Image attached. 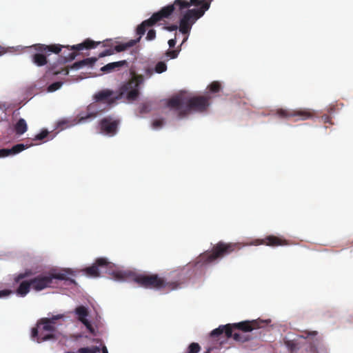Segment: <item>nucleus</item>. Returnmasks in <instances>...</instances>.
<instances>
[{"label":"nucleus","instance_id":"obj_21","mask_svg":"<svg viewBox=\"0 0 353 353\" xmlns=\"http://www.w3.org/2000/svg\"><path fill=\"white\" fill-rule=\"evenodd\" d=\"M28 130V125L24 119H19L14 125V131L16 134L21 135L24 134Z\"/></svg>","mask_w":353,"mask_h":353},{"label":"nucleus","instance_id":"obj_30","mask_svg":"<svg viewBox=\"0 0 353 353\" xmlns=\"http://www.w3.org/2000/svg\"><path fill=\"white\" fill-rule=\"evenodd\" d=\"M81 323L86 327V328L88 330V331L92 335L95 336L97 334L94 328L92 327L90 322L88 319L82 321Z\"/></svg>","mask_w":353,"mask_h":353},{"label":"nucleus","instance_id":"obj_17","mask_svg":"<svg viewBox=\"0 0 353 353\" xmlns=\"http://www.w3.org/2000/svg\"><path fill=\"white\" fill-rule=\"evenodd\" d=\"M24 145L23 143H19L15 145H14L11 149H0V157H8L10 154H18L23 150L27 149L29 146L32 145Z\"/></svg>","mask_w":353,"mask_h":353},{"label":"nucleus","instance_id":"obj_35","mask_svg":"<svg viewBox=\"0 0 353 353\" xmlns=\"http://www.w3.org/2000/svg\"><path fill=\"white\" fill-rule=\"evenodd\" d=\"M179 54V50H168L166 52V55L171 59H175L177 57Z\"/></svg>","mask_w":353,"mask_h":353},{"label":"nucleus","instance_id":"obj_46","mask_svg":"<svg viewBox=\"0 0 353 353\" xmlns=\"http://www.w3.org/2000/svg\"><path fill=\"white\" fill-rule=\"evenodd\" d=\"M313 353H318V352H316V350L315 348H314V352H313Z\"/></svg>","mask_w":353,"mask_h":353},{"label":"nucleus","instance_id":"obj_26","mask_svg":"<svg viewBox=\"0 0 353 353\" xmlns=\"http://www.w3.org/2000/svg\"><path fill=\"white\" fill-rule=\"evenodd\" d=\"M221 88V85L219 81H213L208 86L210 91L213 93L219 92Z\"/></svg>","mask_w":353,"mask_h":353},{"label":"nucleus","instance_id":"obj_23","mask_svg":"<svg viewBox=\"0 0 353 353\" xmlns=\"http://www.w3.org/2000/svg\"><path fill=\"white\" fill-rule=\"evenodd\" d=\"M76 314L78 315V319L82 322V321L87 319L86 317L88 316V311L84 306H79L75 310Z\"/></svg>","mask_w":353,"mask_h":353},{"label":"nucleus","instance_id":"obj_7","mask_svg":"<svg viewBox=\"0 0 353 353\" xmlns=\"http://www.w3.org/2000/svg\"><path fill=\"white\" fill-rule=\"evenodd\" d=\"M63 318V314H57L50 318L41 319L37 324V327L32 330V336L37 337L39 343L54 339L57 321Z\"/></svg>","mask_w":353,"mask_h":353},{"label":"nucleus","instance_id":"obj_43","mask_svg":"<svg viewBox=\"0 0 353 353\" xmlns=\"http://www.w3.org/2000/svg\"><path fill=\"white\" fill-rule=\"evenodd\" d=\"M212 348H209L205 353H210Z\"/></svg>","mask_w":353,"mask_h":353},{"label":"nucleus","instance_id":"obj_36","mask_svg":"<svg viewBox=\"0 0 353 353\" xmlns=\"http://www.w3.org/2000/svg\"><path fill=\"white\" fill-rule=\"evenodd\" d=\"M156 37V31L153 29L150 30L147 34L146 39L148 41H152Z\"/></svg>","mask_w":353,"mask_h":353},{"label":"nucleus","instance_id":"obj_31","mask_svg":"<svg viewBox=\"0 0 353 353\" xmlns=\"http://www.w3.org/2000/svg\"><path fill=\"white\" fill-rule=\"evenodd\" d=\"M61 85H62L61 82H59V81L54 82L48 86V90L49 92H54V91L59 90L61 87Z\"/></svg>","mask_w":353,"mask_h":353},{"label":"nucleus","instance_id":"obj_15","mask_svg":"<svg viewBox=\"0 0 353 353\" xmlns=\"http://www.w3.org/2000/svg\"><path fill=\"white\" fill-rule=\"evenodd\" d=\"M255 245H265L271 247L283 246L289 245L288 241L274 235H268L261 239H256L253 242Z\"/></svg>","mask_w":353,"mask_h":353},{"label":"nucleus","instance_id":"obj_20","mask_svg":"<svg viewBox=\"0 0 353 353\" xmlns=\"http://www.w3.org/2000/svg\"><path fill=\"white\" fill-rule=\"evenodd\" d=\"M97 61V58L92 57V58H87L84 59L81 61H77L71 66L72 69H79L80 68H82L85 65H90L92 66L94 65V63Z\"/></svg>","mask_w":353,"mask_h":353},{"label":"nucleus","instance_id":"obj_25","mask_svg":"<svg viewBox=\"0 0 353 353\" xmlns=\"http://www.w3.org/2000/svg\"><path fill=\"white\" fill-rule=\"evenodd\" d=\"M101 350L98 346H92L91 347H81L78 350V353H98Z\"/></svg>","mask_w":353,"mask_h":353},{"label":"nucleus","instance_id":"obj_4","mask_svg":"<svg viewBox=\"0 0 353 353\" xmlns=\"http://www.w3.org/2000/svg\"><path fill=\"white\" fill-rule=\"evenodd\" d=\"M258 327L259 325L256 321L228 323L225 325H220L213 330L210 336L212 338H217L224 334L228 339L232 337L236 341L243 343L250 339V336L244 332H251Z\"/></svg>","mask_w":353,"mask_h":353},{"label":"nucleus","instance_id":"obj_11","mask_svg":"<svg viewBox=\"0 0 353 353\" xmlns=\"http://www.w3.org/2000/svg\"><path fill=\"white\" fill-rule=\"evenodd\" d=\"M64 273H58L57 270H51L48 273L39 274L28 281H22L19 287H49L53 279H63Z\"/></svg>","mask_w":353,"mask_h":353},{"label":"nucleus","instance_id":"obj_33","mask_svg":"<svg viewBox=\"0 0 353 353\" xmlns=\"http://www.w3.org/2000/svg\"><path fill=\"white\" fill-rule=\"evenodd\" d=\"M30 289V288H17V294L19 296H24L29 292Z\"/></svg>","mask_w":353,"mask_h":353},{"label":"nucleus","instance_id":"obj_1","mask_svg":"<svg viewBox=\"0 0 353 353\" xmlns=\"http://www.w3.org/2000/svg\"><path fill=\"white\" fill-rule=\"evenodd\" d=\"M212 0H175L172 4L163 7L154 12L150 18L143 21L137 28V34L143 35L146 30L157 23L169 18L174 12L181 13L188 9L179 20V31L183 34H188L192 25L208 10Z\"/></svg>","mask_w":353,"mask_h":353},{"label":"nucleus","instance_id":"obj_14","mask_svg":"<svg viewBox=\"0 0 353 353\" xmlns=\"http://www.w3.org/2000/svg\"><path fill=\"white\" fill-rule=\"evenodd\" d=\"M100 43H101L100 41L96 42L90 39H87L81 43H79L77 45H74V46H71L70 49V50H74V51L72 52H70L68 54L64 56L63 57L64 61L65 62L72 61L77 56V54H78L77 51H81L84 49L89 50V49L95 48Z\"/></svg>","mask_w":353,"mask_h":353},{"label":"nucleus","instance_id":"obj_29","mask_svg":"<svg viewBox=\"0 0 353 353\" xmlns=\"http://www.w3.org/2000/svg\"><path fill=\"white\" fill-rule=\"evenodd\" d=\"M48 135V131L47 130H43L40 133L37 134L33 139L34 141H42L46 138Z\"/></svg>","mask_w":353,"mask_h":353},{"label":"nucleus","instance_id":"obj_19","mask_svg":"<svg viewBox=\"0 0 353 353\" xmlns=\"http://www.w3.org/2000/svg\"><path fill=\"white\" fill-rule=\"evenodd\" d=\"M139 37L137 39H132L127 43L115 46L114 50L117 52H120L126 50L128 48H129L130 47L134 46L137 43H138L140 41V39L141 38L142 35H141V34H139Z\"/></svg>","mask_w":353,"mask_h":353},{"label":"nucleus","instance_id":"obj_48","mask_svg":"<svg viewBox=\"0 0 353 353\" xmlns=\"http://www.w3.org/2000/svg\"><path fill=\"white\" fill-rule=\"evenodd\" d=\"M327 120H328V117H326V120H325V121H326V122H327V121H328Z\"/></svg>","mask_w":353,"mask_h":353},{"label":"nucleus","instance_id":"obj_38","mask_svg":"<svg viewBox=\"0 0 353 353\" xmlns=\"http://www.w3.org/2000/svg\"><path fill=\"white\" fill-rule=\"evenodd\" d=\"M163 125V119H156L152 123V127L154 128H159L162 127Z\"/></svg>","mask_w":353,"mask_h":353},{"label":"nucleus","instance_id":"obj_37","mask_svg":"<svg viewBox=\"0 0 353 353\" xmlns=\"http://www.w3.org/2000/svg\"><path fill=\"white\" fill-rule=\"evenodd\" d=\"M51 72L53 74H63L65 75L68 74L69 70L67 68H63L61 70H51Z\"/></svg>","mask_w":353,"mask_h":353},{"label":"nucleus","instance_id":"obj_40","mask_svg":"<svg viewBox=\"0 0 353 353\" xmlns=\"http://www.w3.org/2000/svg\"><path fill=\"white\" fill-rule=\"evenodd\" d=\"M167 30L172 32L177 30L178 26L176 25H171L165 28Z\"/></svg>","mask_w":353,"mask_h":353},{"label":"nucleus","instance_id":"obj_13","mask_svg":"<svg viewBox=\"0 0 353 353\" xmlns=\"http://www.w3.org/2000/svg\"><path fill=\"white\" fill-rule=\"evenodd\" d=\"M120 120L107 117L102 119L99 122L101 132L106 135L112 137L118 132Z\"/></svg>","mask_w":353,"mask_h":353},{"label":"nucleus","instance_id":"obj_8","mask_svg":"<svg viewBox=\"0 0 353 353\" xmlns=\"http://www.w3.org/2000/svg\"><path fill=\"white\" fill-rule=\"evenodd\" d=\"M143 81L141 75L133 76L120 87L114 99H126L129 101H135L139 95V85Z\"/></svg>","mask_w":353,"mask_h":353},{"label":"nucleus","instance_id":"obj_3","mask_svg":"<svg viewBox=\"0 0 353 353\" xmlns=\"http://www.w3.org/2000/svg\"><path fill=\"white\" fill-rule=\"evenodd\" d=\"M210 97L196 96L188 97L183 94H179L167 102V105L178 112L179 117H184L191 111L203 112L210 106Z\"/></svg>","mask_w":353,"mask_h":353},{"label":"nucleus","instance_id":"obj_9","mask_svg":"<svg viewBox=\"0 0 353 353\" xmlns=\"http://www.w3.org/2000/svg\"><path fill=\"white\" fill-rule=\"evenodd\" d=\"M101 110L96 103L90 104L85 111L81 112L77 117L72 120L63 119L57 123V129L63 130L67 128L73 126L79 123H84L95 118Z\"/></svg>","mask_w":353,"mask_h":353},{"label":"nucleus","instance_id":"obj_24","mask_svg":"<svg viewBox=\"0 0 353 353\" xmlns=\"http://www.w3.org/2000/svg\"><path fill=\"white\" fill-rule=\"evenodd\" d=\"M34 274L32 270L31 269H26L25 271L22 273L19 274L17 275L14 281L15 283H18L21 280L24 279L26 278H28L29 276H32Z\"/></svg>","mask_w":353,"mask_h":353},{"label":"nucleus","instance_id":"obj_18","mask_svg":"<svg viewBox=\"0 0 353 353\" xmlns=\"http://www.w3.org/2000/svg\"><path fill=\"white\" fill-rule=\"evenodd\" d=\"M128 68V63L125 60H122L117 62H112L106 64L101 68V71L104 73H110L114 70H119L121 68Z\"/></svg>","mask_w":353,"mask_h":353},{"label":"nucleus","instance_id":"obj_42","mask_svg":"<svg viewBox=\"0 0 353 353\" xmlns=\"http://www.w3.org/2000/svg\"><path fill=\"white\" fill-rule=\"evenodd\" d=\"M102 353H108L107 347L105 346H103L102 347Z\"/></svg>","mask_w":353,"mask_h":353},{"label":"nucleus","instance_id":"obj_47","mask_svg":"<svg viewBox=\"0 0 353 353\" xmlns=\"http://www.w3.org/2000/svg\"><path fill=\"white\" fill-rule=\"evenodd\" d=\"M3 54V52L0 51V56Z\"/></svg>","mask_w":353,"mask_h":353},{"label":"nucleus","instance_id":"obj_5","mask_svg":"<svg viewBox=\"0 0 353 353\" xmlns=\"http://www.w3.org/2000/svg\"><path fill=\"white\" fill-rule=\"evenodd\" d=\"M114 278L120 281H134L144 287H165V281L158 274H139L131 270H117L112 272Z\"/></svg>","mask_w":353,"mask_h":353},{"label":"nucleus","instance_id":"obj_44","mask_svg":"<svg viewBox=\"0 0 353 353\" xmlns=\"http://www.w3.org/2000/svg\"><path fill=\"white\" fill-rule=\"evenodd\" d=\"M187 39H188V37H186L183 39V42H182V43H181V44H183L184 42H185V41H187Z\"/></svg>","mask_w":353,"mask_h":353},{"label":"nucleus","instance_id":"obj_6","mask_svg":"<svg viewBox=\"0 0 353 353\" xmlns=\"http://www.w3.org/2000/svg\"><path fill=\"white\" fill-rule=\"evenodd\" d=\"M239 249L240 245L238 243L219 241L212 247L211 251L205 252L201 254L198 258L197 263L201 264V265L213 263L216 260Z\"/></svg>","mask_w":353,"mask_h":353},{"label":"nucleus","instance_id":"obj_22","mask_svg":"<svg viewBox=\"0 0 353 353\" xmlns=\"http://www.w3.org/2000/svg\"><path fill=\"white\" fill-rule=\"evenodd\" d=\"M284 344L290 353H295L299 349V344L294 340H284Z\"/></svg>","mask_w":353,"mask_h":353},{"label":"nucleus","instance_id":"obj_39","mask_svg":"<svg viewBox=\"0 0 353 353\" xmlns=\"http://www.w3.org/2000/svg\"><path fill=\"white\" fill-rule=\"evenodd\" d=\"M11 290L8 289H5L0 291V298L5 297L8 295H9L11 293Z\"/></svg>","mask_w":353,"mask_h":353},{"label":"nucleus","instance_id":"obj_12","mask_svg":"<svg viewBox=\"0 0 353 353\" xmlns=\"http://www.w3.org/2000/svg\"><path fill=\"white\" fill-rule=\"evenodd\" d=\"M276 115L281 119L294 118V121H304L312 118L314 112L310 109L300 108L296 110L283 109L276 110Z\"/></svg>","mask_w":353,"mask_h":353},{"label":"nucleus","instance_id":"obj_16","mask_svg":"<svg viewBox=\"0 0 353 353\" xmlns=\"http://www.w3.org/2000/svg\"><path fill=\"white\" fill-rule=\"evenodd\" d=\"M117 96V93L113 92L112 90L106 89L103 90L95 94L94 99L98 101H105L109 103H114L117 99H114V97Z\"/></svg>","mask_w":353,"mask_h":353},{"label":"nucleus","instance_id":"obj_32","mask_svg":"<svg viewBox=\"0 0 353 353\" xmlns=\"http://www.w3.org/2000/svg\"><path fill=\"white\" fill-rule=\"evenodd\" d=\"M316 335H317L316 331H312V332L305 331V332H304V334L300 335L299 337L303 338V339H308L310 336H316Z\"/></svg>","mask_w":353,"mask_h":353},{"label":"nucleus","instance_id":"obj_27","mask_svg":"<svg viewBox=\"0 0 353 353\" xmlns=\"http://www.w3.org/2000/svg\"><path fill=\"white\" fill-rule=\"evenodd\" d=\"M201 347L197 343H192L188 347V353H198Z\"/></svg>","mask_w":353,"mask_h":353},{"label":"nucleus","instance_id":"obj_28","mask_svg":"<svg viewBox=\"0 0 353 353\" xmlns=\"http://www.w3.org/2000/svg\"><path fill=\"white\" fill-rule=\"evenodd\" d=\"M167 70V65L164 62L160 61L155 66V71L157 73H162Z\"/></svg>","mask_w":353,"mask_h":353},{"label":"nucleus","instance_id":"obj_41","mask_svg":"<svg viewBox=\"0 0 353 353\" xmlns=\"http://www.w3.org/2000/svg\"><path fill=\"white\" fill-rule=\"evenodd\" d=\"M176 38L170 39L168 41V45L170 48H173L176 45Z\"/></svg>","mask_w":353,"mask_h":353},{"label":"nucleus","instance_id":"obj_34","mask_svg":"<svg viewBox=\"0 0 353 353\" xmlns=\"http://www.w3.org/2000/svg\"><path fill=\"white\" fill-rule=\"evenodd\" d=\"M114 50L113 49L105 50L104 51H103L101 53H99V57L101 58V57H106V56L112 55V54H114Z\"/></svg>","mask_w":353,"mask_h":353},{"label":"nucleus","instance_id":"obj_45","mask_svg":"<svg viewBox=\"0 0 353 353\" xmlns=\"http://www.w3.org/2000/svg\"><path fill=\"white\" fill-rule=\"evenodd\" d=\"M34 289L37 290V291H39V290H43V288H34Z\"/></svg>","mask_w":353,"mask_h":353},{"label":"nucleus","instance_id":"obj_10","mask_svg":"<svg viewBox=\"0 0 353 353\" xmlns=\"http://www.w3.org/2000/svg\"><path fill=\"white\" fill-rule=\"evenodd\" d=\"M34 47V49L39 52L35 53L32 55V61L36 65L39 67L43 66L48 63L47 57L43 54V52L59 54L63 48H69L68 46H65L60 44L46 45L41 43L36 44Z\"/></svg>","mask_w":353,"mask_h":353},{"label":"nucleus","instance_id":"obj_2","mask_svg":"<svg viewBox=\"0 0 353 353\" xmlns=\"http://www.w3.org/2000/svg\"><path fill=\"white\" fill-rule=\"evenodd\" d=\"M112 263L110 262L107 258H97L92 265L86 267L82 270H73L72 269H61L57 270L58 273H64L63 279H59L63 281L65 285H77L76 279H79L83 276L90 279H97L101 276L102 273L107 272L112 268Z\"/></svg>","mask_w":353,"mask_h":353}]
</instances>
